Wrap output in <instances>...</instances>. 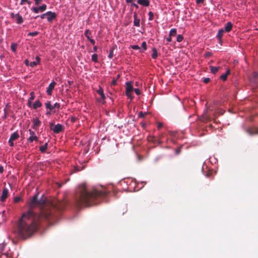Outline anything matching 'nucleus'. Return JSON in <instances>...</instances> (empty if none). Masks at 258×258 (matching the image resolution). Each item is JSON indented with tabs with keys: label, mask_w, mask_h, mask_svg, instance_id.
<instances>
[{
	"label": "nucleus",
	"mask_w": 258,
	"mask_h": 258,
	"mask_svg": "<svg viewBox=\"0 0 258 258\" xmlns=\"http://www.w3.org/2000/svg\"><path fill=\"white\" fill-rule=\"evenodd\" d=\"M38 195L33 197L29 206L31 209L38 207L40 213L36 214L31 209L29 210L23 214L17 223L15 232L21 239L30 238L37 230L39 222L56 218L57 214L65 207L64 203L57 201L50 202L43 196L38 200Z\"/></svg>",
	"instance_id": "f257e3e1"
},
{
	"label": "nucleus",
	"mask_w": 258,
	"mask_h": 258,
	"mask_svg": "<svg viewBox=\"0 0 258 258\" xmlns=\"http://www.w3.org/2000/svg\"><path fill=\"white\" fill-rule=\"evenodd\" d=\"M107 192L103 189L99 190L93 188L89 190L86 184H81L77 190L75 196V204L78 208L83 206L90 207L97 204L101 198L107 196Z\"/></svg>",
	"instance_id": "f03ea898"
},
{
	"label": "nucleus",
	"mask_w": 258,
	"mask_h": 258,
	"mask_svg": "<svg viewBox=\"0 0 258 258\" xmlns=\"http://www.w3.org/2000/svg\"><path fill=\"white\" fill-rule=\"evenodd\" d=\"M50 129L55 134H58L63 131L64 127L59 123L55 125L53 122L49 123Z\"/></svg>",
	"instance_id": "7ed1b4c3"
},
{
	"label": "nucleus",
	"mask_w": 258,
	"mask_h": 258,
	"mask_svg": "<svg viewBox=\"0 0 258 258\" xmlns=\"http://www.w3.org/2000/svg\"><path fill=\"white\" fill-rule=\"evenodd\" d=\"M47 6L45 4H43L39 7H34L32 9V10L35 13H38L39 12H43L46 10Z\"/></svg>",
	"instance_id": "20e7f679"
},
{
	"label": "nucleus",
	"mask_w": 258,
	"mask_h": 258,
	"mask_svg": "<svg viewBox=\"0 0 258 258\" xmlns=\"http://www.w3.org/2000/svg\"><path fill=\"white\" fill-rule=\"evenodd\" d=\"M29 133L30 134V137L28 139V141L29 143H32L33 141H37L38 139L37 136H35V132L32 131L31 129L29 130Z\"/></svg>",
	"instance_id": "39448f33"
},
{
	"label": "nucleus",
	"mask_w": 258,
	"mask_h": 258,
	"mask_svg": "<svg viewBox=\"0 0 258 258\" xmlns=\"http://www.w3.org/2000/svg\"><path fill=\"white\" fill-rule=\"evenodd\" d=\"M9 195V190L8 188L4 187L3 189L2 195L1 197V201L4 202L6 201Z\"/></svg>",
	"instance_id": "423d86ee"
},
{
	"label": "nucleus",
	"mask_w": 258,
	"mask_h": 258,
	"mask_svg": "<svg viewBox=\"0 0 258 258\" xmlns=\"http://www.w3.org/2000/svg\"><path fill=\"white\" fill-rule=\"evenodd\" d=\"M46 18L48 22H51L53 19H54L56 17V14L51 11H49L46 12Z\"/></svg>",
	"instance_id": "0eeeda50"
},
{
	"label": "nucleus",
	"mask_w": 258,
	"mask_h": 258,
	"mask_svg": "<svg viewBox=\"0 0 258 258\" xmlns=\"http://www.w3.org/2000/svg\"><path fill=\"white\" fill-rule=\"evenodd\" d=\"M246 132L249 135H254L258 134V128L257 127H249L246 129Z\"/></svg>",
	"instance_id": "6e6552de"
},
{
	"label": "nucleus",
	"mask_w": 258,
	"mask_h": 258,
	"mask_svg": "<svg viewBox=\"0 0 258 258\" xmlns=\"http://www.w3.org/2000/svg\"><path fill=\"white\" fill-rule=\"evenodd\" d=\"M56 83L54 81H52L49 85L48 87L47 88L46 92L48 95H51L52 91L54 88Z\"/></svg>",
	"instance_id": "1a4fd4ad"
},
{
	"label": "nucleus",
	"mask_w": 258,
	"mask_h": 258,
	"mask_svg": "<svg viewBox=\"0 0 258 258\" xmlns=\"http://www.w3.org/2000/svg\"><path fill=\"white\" fill-rule=\"evenodd\" d=\"M233 27V24L231 22H227L225 26H224V32H229L230 31H231Z\"/></svg>",
	"instance_id": "9d476101"
},
{
	"label": "nucleus",
	"mask_w": 258,
	"mask_h": 258,
	"mask_svg": "<svg viewBox=\"0 0 258 258\" xmlns=\"http://www.w3.org/2000/svg\"><path fill=\"white\" fill-rule=\"evenodd\" d=\"M134 25L136 27H139L140 24V20L138 18L137 14L136 12L134 13Z\"/></svg>",
	"instance_id": "9b49d317"
},
{
	"label": "nucleus",
	"mask_w": 258,
	"mask_h": 258,
	"mask_svg": "<svg viewBox=\"0 0 258 258\" xmlns=\"http://www.w3.org/2000/svg\"><path fill=\"white\" fill-rule=\"evenodd\" d=\"M32 121L33 124L32 125V127L34 129H36L37 127H39L41 123L38 118H34Z\"/></svg>",
	"instance_id": "f8f14e48"
},
{
	"label": "nucleus",
	"mask_w": 258,
	"mask_h": 258,
	"mask_svg": "<svg viewBox=\"0 0 258 258\" xmlns=\"http://www.w3.org/2000/svg\"><path fill=\"white\" fill-rule=\"evenodd\" d=\"M224 33V30L223 29H219L218 32V33L217 34V38L218 39L219 41V42L221 44L222 43V36L223 35V34Z\"/></svg>",
	"instance_id": "ddd939ff"
},
{
	"label": "nucleus",
	"mask_w": 258,
	"mask_h": 258,
	"mask_svg": "<svg viewBox=\"0 0 258 258\" xmlns=\"http://www.w3.org/2000/svg\"><path fill=\"white\" fill-rule=\"evenodd\" d=\"M137 3L143 7H147L150 5V1L149 0H138Z\"/></svg>",
	"instance_id": "4468645a"
},
{
	"label": "nucleus",
	"mask_w": 258,
	"mask_h": 258,
	"mask_svg": "<svg viewBox=\"0 0 258 258\" xmlns=\"http://www.w3.org/2000/svg\"><path fill=\"white\" fill-rule=\"evenodd\" d=\"M134 90L132 83L130 82H126L125 92H132Z\"/></svg>",
	"instance_id": "2eb2a0df"
},
{
	"label": "nucleus",
	"mask_w": 258,
	"mask_h": 258,
	"mask_svg": "<svg viewBox=\"0 0 258 258\" xmlns=\"http://www.w3.org/2000/svg\"><path fill=\"white\" fill-rule=\"evenodd\" d=\"M19 138V134L17 132H15L11 135L10 139H11V141H16V140H17Z\"/></svg>",
	"instance_id": "dca6fc26"
},
{
	"label": "nucleus",
	"mask_w": 258,
	"mask_h": 258,
	"mask_svg": "<svg viewBox=\"0 0 258 258\" xmlns=\"http://www.w3.org/2000/svg\"><path fill=\"white\" fill-rule=\"evenodd\" d=\"M97 92L98 94L101 96V98L102 99H105V96L103 92V89L102 88L100 87L99 89L97 91Z\"/></svg>",
	"instance_id": "f3484780"
},
{
	"label": "nucleus",
	"mask_w": 258,
	"mask_h": 258,
	"mask_svg": "<svg viewBox=\"0 0 258 258\" xmlns=\"http://www.w3.org/2000/svg\"><path fill=\"white\" fill-rule=\"evenodd\" d=\"M42 106V103L38 100H36L33 105V108L36 109L37 108L40 107Z\"/></svg>",
	"instance_id": "a211bd4d"
},
{
	"label": "nucleus",
	"mask_w": 258,
	"mask_h": 258,
	"mask_svg": "<svg viewBox=\"0 0 258 258\" xmlns=\"http://www.w3.org/2000/svg\"><path fill=\"white\" fill-rule=\"evenodd\" d=\"M16 22L18 24H21L23 22V19L21 16L19 15V14L17 16V17L15 19Z\"/></svg>",
	"instance_id": "6ab92c4d"
},
{
	"label": "nucleus",
	"mask_w": 258,
	"mask_h": 258,
	"mask_svg": "<svg viewBox=\"0 0 258 258\" xmlns=\"http://www.w3.org/2000/svg\"><path fill=\"white\" fill-rule=\"evenodd\" d=\"M152 57L153 59H156L158 57V52L157 50V49L155 47L152 48Z\"/></svg>",
	"instance_id": "aec40b11"
},
{
	"label": "nucleus",
	"mask_w": 258,
	"mask_h": 258,
	"mask_svg": "<svg viewBox=\"0 0 258 258\" xmlns=\"http://www.w3.org/2000/svg\"><path fill=\"white\" fill-rule=\"evenodd\" d=\"M48 147V143H46L44 145L41 146L39 147V150L42 153H44L46 152V149Z\"/></svg>",
	"instance_id": "412c9836"
},
{
	"label": "nucleus",
	"mask_w": 258,
	"mask_h": 258,
	"mask_svg": "<svg viewBox=\"0 0 258 258\" xmlns=\"http://www.w3.org/2000/svg\"><path fill=\"white\" fill-rule=\"evenodd\" d=\"M210 71L211 73L215 74L218 72L219 69V67H216L214 66H210Z\"/></svg>",
	"instance_id": "4be33fe9"
},
{
	"label": "nucleus",
	"mask_w": 258,
	"mask_h": 258,
	"mask_svg": "<svg viewBox=\"0 0 258 258\" xmlns=\"http://www.w3.org/2000/svg\"><path fill=\"white\" fill-rule=\"evenodd\" d=\"M45 105L46 108L49 109L50 110H52L53 109V105H52L50 103V101H47L45 103Z\"/></svg>",
	"instance_id": "5701e85b"
},
{
	"label": "nucleus",
	"mask_w": 258,
	"mask_h": 258,
	"mask_svg": "<svg viewBox=\"0 0 258 258\" xmlns=\"http://www.w3.org/2000/svg\"><path fill=\"white\" fill-rule=\"evenodd\" d=\"M176 29H175V28H173V29H172L170 30V32H169V36H174L176 35Z\"/></svg>",
	"instance_id": "b1692460"
},
{
	"label": "nucleus",
	"mask_w": 258,
	"mask_h": 258,
	"mask_svg": "<svg viewBox=\"0 0 258 258\" xmlns=\"http://www.w3.org/2000/svg\"><path fill=\"white\" fill-rule=\"evenodd\" d=\"M84 35L87 38V39L89 40L91 38L90 35H91V32L89 30H86L85 31Z\"/></svg>",
	"instance_id": "393cba45"
},
{
	"label": "nucleus",
	"mask_w": 258,
	"mask_h": 258,
	"mask_svg": "<svg viewBox=\"0 0 258 258\" xmlns=\"http://www.w3.org/2000/svg\"><path fill=\"white\" fill-rule=\"evenodd\" d=\"M91 59L94 62L98 61V55L97 54H94L92 55Z\"/></svg>",
	"instance_id": "a878e982"
},
{
	"label": "nucleus",
	"mask_w": 258,
	"mask_h": 258,
	"mask_svg": "<svg viewBox=\"0 0 258 258\" xmlns=\"http://www.w3.org/2000/svg\"><path fill=\"white\" fill-rule=\"evenodd\" d=\"M183 39V37L182 35L179 34L177 36L176 40L178 42H181Z\"/></svg>",
	"instance_id": "bb28decb"
},
{
	"label": "nucleus",
	"mask_w": 258,
	"mask_h": 258,
	"mask_svg": "<svg viewBox=\"0 0 258 258\" xmlns=\"http://www.w3.org/2000/svg\"><path fill=\"white\" fill-rule=\"evenodd\" d=\"M17 45L15 43H12L11 45V49L13 52H16Z\"/></svg>",
	"instance_id": "cd10ccee"
},
{
	"label": "nucleus",
	"mask_w": 258,
	"mask_h": 258,
	"mask_svg": "<svg viewBox=\"0 0 258 258\" xmlns=\"http://www.w3.org/2000/svg\"><path fill=\"white\" fill-rule=\"evenodd\" d=\"M201 120L203 122H207L209 120V117L207 115L201 116Z\"/></svg>",
	"instance_id": "c85d7f7f"
},
{
	"label": "nucleus",
	"mask_w": 258,
	"mask_h": 258,
	"mask_svg": "<svg viewBox=\"0 0 258 258\" xmlns=\"http://www.w3.org/2000/svg\"><path fill=\"white\" fill-rule=\"evenodd\" d=\"M148 15L149 16V21H152L154 18V14L152 12H149L148 13Z\"/></svg>",
	"instance_id": "c756f323"
},
{
	"label": "nucleus",
	"mask_w": 258,
	"mask_h": 258,
	"mask_svg": "<svg viewBox=\"0 0 258 258\" xmlns=\"http://www.w3.org/2000/svg\"><path fill=\"white\" fill-rule=\"evenodd\" d=\"M30 95V97L29 98V100H30V101H33L35 97L34 93L33 92H31Z\"/></svg>",
	"instance_id": "7c9ffc66"
},
{
	"label": "nucleus",
	"mask_w": 258,
	"mask_h": 258,
	"mask_svg": "<svg viewBox=\"0 0 258 258\" xmlns=\"http://www.w3.org/2000/svg\"><path fill=\"white\" fill-rule=\"evenodd\" d=\"M38 34V32L35 31V32H29L28 34V35L30 36H35L37 35Z\"/></svg>",
	"instance_id": "2f4dec72"
},
{
	"label": "nucleus",
	"mask_w": 258,
	"mask_h": 258,
	"mask_svg": "<svg viewBox=\"0 0 258 258\" xmlns=\"http://www.w3.org/2000/svg\"><path fill=\"white\" fill-rule=\"evenodd\" d=\"M46 15L47 14H46V13L45 14H42L40 16H36L35 17H34V19H36L38 17H40L41 19H44V18H46Z\"/></svg>",
	"instance_id": "473e14b6"
},
{
	"label": "nucleus",
	"mask_w": 258,
	"mask_h": 258,
	"mask_svg": "<svg viewBox=\"0 0 258 258\" xmlns=\"http://www.w3.org/2000/svg\"><path fill=\"white\" fill-rule=\"evenodd\" d=\"M227 76H228L226 74H223L221 76L220 79L225 81L227 80Z\"/></svg>",
	"instance_id": "72a5a7b5"
},
{
	"label": "nucleus",
	"mask_w": 258,
	"mask_h": 258,
	"mask_svg": "<svg viewBox=\"0 0 258 258\" xmlns=\"http://www.w3.org/2000/svg\"><path fill=\"white\" fill-rule=\"evenodd\" d=\"M38 64V61H34L31 62L30 66L31 67L33 68L35 66H37Z\"/></svg>",
	"instance_id": "f704fd0d"
},
{
	"label": "nucleus",
	"mask_w": 258,
	"mask_h": 258,
	"mask_svg": "<svg viewBox=\"0 0 258 258\" xmlns=\"http://www.w3.org/2000/svg\"><path fill=\"white\" fill-rule=\"evenodd\" d=\"M142 47L144 49V50L147 49V44L145 41L142 42Z\"/></svg>",
	"instance_id": "c9c22d12"
},
{
	"label": "nucleus",
	"mask_w": 258,
	"mask_h": 258,
	"mask_svg": "<svg viewBox=\"0 0 258 258\" xmlns=\"http://www.w3.org/2000/svg\"><path fill=\"white\" fill-rule=\"evenodd\" d=\"M131 48L134 50L140 49V47L137 45H132Z\"/></svg>",
	"instance_id": "e433bc0d"
},
{
	"label": "nucleus",
	"mask_w": 258,
	"mask_h": 258,
	"mask_svg": "<svg viewBox=\"0 0 258 258\" xmlns=\"http://www.w3.org/2000/svg\"><path fill=\"white\" fill-rule=\"evenodd\" d=\"M203 79V82L205 84L208 83L210 81V79L209 78H204Z\"/></svg>",
	"instance_id": "4c0bfd02"
},
{
	"label": "nucleus",
	"mask_w": 258,
	"mask_h": 258,
	"mask_svg": "<svg viewBox=\"0 0 258 258\" xmlns=\"http://www.w3.org/2000/svg\"><path fill=\"white\" fill-rule=\"evenodd\" d=\"M134 90V91H135V93H136L137 95H140V94H141V91H140V90L139 89H138V88H136V89H135Z\"/></svg>",
	"instance_id": "58836bf2"
},
{
	"label": "nucleus",
	"mask_w": 258,
	"mask_h": 258,
	"mask_svg": "<svg viewBox=\"0 0 258 258\" xmlns=\"http://www.w3.org/2000/svg\"><path fill=\"white\" fill-rule=\"evenodd\" d=\"M60 104L58 103H55L53 105V109L55 108H57L58 109H59L60 108Z\"/></svg>",
	"instance_id": "ea45409f"
},
{
	"label": "nucleus",
	"mask_w": 258,
	"mask_h": 258,
	"mask_svg": "<svg viewBox=\"0 0 258 258\" xmlns=\"http://www.w3.org/2000/svg\"><path fill=\"white\" fill-rule=\"evenodd\" d=\"M113 56V49L110 50L109 54L108 55V57L109 58H112Z\"/></svg>",
	"instance_id": "a19ab883"
},
{
	"label": "nucleus",
	"mask_w": 258,
	"mask_h": 258,
	"mask_svg": "<svg viewBox=\"0 0 258 258\" xmlns=\"http://www.w3.org/2000/svg\"><path fill=\"white\" fill-rule=\"evenodd\" d=\"M145 114H146V113H143L142 111H141L139 113V117H141V118L144 117Z\"/></svg>",
	"instance_id": "79ce46f5"
},
{
	"label": "nucleus",
	"mask_w": 258,
	"mask_h": 258,
	"mask_svg": "<svg viewBox=\"0 0 258 258\" xmlns=\"http://www.w3.org/2000/svg\"><path fill=\"white\" fill-rule=\"evenodd\" d=\"M125 95L127 96L128 98L132 99L133 97L132 96L131 92H125Z\"/></svg>",
	"instance_id": "37998d69"
},
{
	"label": "nucleus",
	"mask_w": 258,
	"mask_h": 258,
	"mask_svg": "<svg viewBox=\"0 0 258 258\" xmlns=\"http://www.w3.org/2000/svg\"><path fill=\"white\" fill-rule=\"evenodd\" d=\"M18 14H19L18 13V14H15L14 13H12L11 14V18H13V19H16V18L17 17V16H18Z\"/></svg>",
	"instance_id": "c03bdc74"
},
{
	"label": "nucleus",
	"mask_w": 258,
	"mask_h": 258,
	"mask_svg": "<svg viewBox=\"0 0 258 258\" xmlns=\"http://www.w3.org/2000/svg\"><path fill=\"white\" fill-rule=\"evenodd\" d=\"M21 200L20 197H17L15 198L14 201L16 203L19 202Z\"/></svg>",
	"instance_id": "a18cd8bd"
},
{
	"label": "nucleus",
	"mask_w": 258,
	"mask_h": 258,
	"mask_svg": "<svg viewBox=\"0 0 258 258\" xmlns=\"http://www.w3.org/2000/svg\"><path fill=\"white\" fill-rule=\"evenodd\" d=\"M0 258H8V255L5 253L0 254Z\"/></svg>",
	"instance_id": "49530a36"
},
{
	"label": "nucleus",
	"mask_w": 258,
	"mask_h": 258,
	"mask_svg": "<svg viewBox=\"0 0 258 258\" xmlns=\"http://www.w3.org/2000/svg\"><path fill=\"white\" fill-rule=\"evenodd\" d=\"M13 141H11V139H9V144L10 145V146L11 147H13L14 146V143H13Z\"/></svg>",
	"instance_id": "de8ad7c7"
},
{
	"label": "nucleus",
	"mask_w": 258,
	"mask_h": 258,
	"mask_svg": "<svg viewBox=\"0 0 258 258\" xmlns=\"http://www.w3.org/2000/svg\"><path fill=\"white\" fill-rule=\"evenodd\" d=\"M163 125V123H161V122H159V123H158L157 127H158V128L159 130V129H160L161 127H162Z\"/></svg>",
	"instance_id": "09e8293b"
},
{
	"label": "nucleus",
	"mask_w": 258,
	"mask_h": 258,
	"mask_svg": "<svg viewBox=\"0 0 258 258\" xmlns=\"http://www.w3.org/2000/svg\"><path fill=\"white\" fill-rule=\"evenodd\" d=\"M131 6H132L135 7L136 9H138V8H139V6H138V5H137L136 4H135V3H133L132 2V3H131Z\"/></svg>",
	"instance_id": "8fccbe9b"
},
{
	"label": "nucleus",
	"mask_w": 258,
	"mask_h": 258,
	"mask_svg": "<svg viewBox=\"0 0 258 258\" xmlns=\"http://www.w3.org/2000/svg\"><path fill=\"white\" fill-rule=\"evenodd\" d=\"M111 85H113V86L116 85V80H115V79L112 80V81L111 82Z\"/></svg>",
	"instance_id": "3c124183"
},
{
	"label": "nucleus",
	"mask_w": 258,
	"mask_h": 258,
	"mask_svg": "<svg viewBox=\"0 0 258 258\" xmlns=\"http://www.w3.org/2000/svg\"><path fill=\"white\" fill-rule=\"evenodd\" d=\"M42 1V0H34L35 3L36 5H38Z\"/></svg>",
	"instance_id": "603ef678"
},
{
	"label": "nucleus",
	"mask_w": 258,
	"mask_h": 258,
	"mask_svg": "<svg viewBox=\"0 0 258 258\" xmlns=\"http://www.w3.org/2000/svg\"><path fill=\"white\" fill-rule=\"evenodd\" d=\"M89 40L90 41L91 44H92L93 45L95 44V41L94 39L90 38Z\"/></svg>",
	"instance_id": "864d4df0"
},
{
	"label": "nucleus",
	"mask_w": 258,
	"mask_h": 258,
	"mask_svg": "<svg viewBox=\"0 0 258 258\" xmlns=\"http://www.w3.org/2000/svg\"><path fill=\"white\" fill-rule=\"evenodd\" d=\"M166 40L168 42H170L172 41L171 36H169L167 38Z\"/></svg>",
	"instance_id": "5fc2aeb1"
},
{
	"label": "nucleus",
	"mask_w": 258,
	"mask_h": 258,
	"mask_svg": "<svg viewBox=\"0 0 258 258\" xmlns=\"http://www.w3.org/2000/svg\"><path fill=\"white\" fill-rule=\"evenodd\" d=\"M32 102V101H30V100L28 99L27 105H28V106L29 107H31V106Z\"/></svg>",
	"instance_id": "6e6d98bb"
},
{
	"label": "nucleus",
	"mask_w": 258,
	"mask_h": 258,
	"mask_svg": "<svg viewBox=\"0 0 258 258\" xmlns=\"http://www.w3.org/2000/svg\"><path fill=\"white\" fill-rule=\"evenodd\" d=\"M204 1V0H196V3L197 4H201V3H203Z\"/></svg>",
	"instance_id": "4d7b16f0"
},
{
	"label": "nucleus",
	"mask_w": 258,
	"mask_h": 258,
	"mask_svg": "<svg viewBox=\"0 0 258 258\" xmlns=\"http://www.w3.org/2000/svg\"><path fill=\"white\" fill-rule=\"evenodd\" d=\"M26 2H28L27 0H21L20 4L21 5H24L25 3H26Z\"/></svg>",
	"instance_id": "13d9d810"
},
{
	"label": "nucleus",
	"mask_w": 258,
	"mask_h": 258,
	"mask_svg": "<svg viewBox=\"0 0 258 258\" xmlns=\"http://www.w3.org/2000/svg\"><path fill=\"white\" fill-rule=\"evenodd\" d=\"M40 61V57L39 56H36V61H38V63H39Z\"/></svg>",
	"instance_id": "bf43d9fd"
},
{
	"label": "nucleus",
	"mask_w": 258,
	"mask_h": 258,
	"mask_svg": "<svg viewBox=\"0 0 258 258\" xmlns=\"http://www.w3.org/2000/svg\"><path fill=\"white\" fill-rule=\"evenodd\" d=\"M4 171V168L1 165H0V173H2Z\"/></svg>",
	"instance_id": "052dcab7"
},
{
	"label": "nucleus",
	"mask_w": 258,
	"mask_h": 258,
	"mask_svg": "<svg viewBox=\"0 0 258 258\" xmlns=\"http://www.w3.org/2000/svg\"><path fill=\"white\" fill-rule=\"evenodd\" d=\"M134 0H125L127 4L132 3Z\"/></svg>",
	"instance_id": "680f3d73"
},
{
	"label": "nucleus",
	"mask_w": 258,
	"mask_h": 258,
	"mask_svg": "<svg viewBox=\"0 0 258 258\" xmlns=\"http://www.w3.org/2000/svg\"><path fill=\"white\" fill-rule=\"evenodd\" d=\"M211 55V52H207V53H206V55L207 56H210Z\"/></svg>",
	"instance_id": "e2e57ef3"
},
{
	"label": "nucleus",
	"mask_w": 258,
	"mask_h": 258,
	"mask_svg": "<svg viewBox=\"0 0 258 258\" xmlns=\"http://www.w3.org/2000/svg\"><path fill=\"white\" fill-rule=\"evenodd\" d=\"M230 70H228L226 71V73H225V74L228 76V75H229V74H230Z\"/></svg>",
	"instance_id": "0e129e2a"
},
{
	"label": "nucleus",
	"mask_w": 258,
	"mask_h": 258,
	"mask_svg": "<svg viewBox=\"0 0 258 258\" xmlns=\"http://www.w3.org/2000/svg\"><path fill=\"white\" fill-rule=\"evenodd\" d=\"M74 170L75 171H80V170L77 167H74Z\"/></svg>",
	"instance_id": "69168bd1"
},
{
	"label": "nucleus",
	"mask_w": 258,
	"mask_h": 258,
	"mask_svg": "<svg viewBox=\"0 0 258 258\" xmlns=\"http://www.w3.org/2000/svg\"><path fill=\"white\" fill-rule=\"evenodd\" d=\"M97 50V47L96 46H94V47H93L94 51H96Z\"/></svg>",
	"instance_id": "338daca9"
},
{
	"label": "nucleus",
	"mask_w": 258,
	"mask_h": 258,
	"mask_svg": "<svg viewBox=\"0 0 258 258\" xmlns=\"http://www.w3.org/2000/svg\"><path fill=\"white\" fill-rule=\"evenodd\" d=\"M211 174V173L208 172V173H207V174H206V176L207 177H209V176H210Z\"/></svg>",
	"instance_id": "774afa93"
}]
</instances>
